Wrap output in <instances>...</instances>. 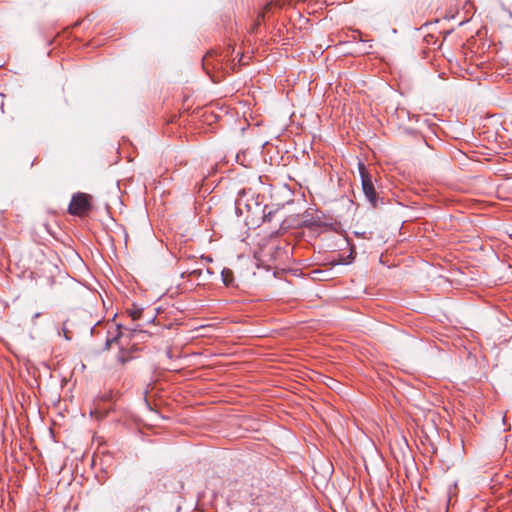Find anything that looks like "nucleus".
Masks as SVG:
<instances>
[{
  "label": "nucleus",
  "instance_id": "39448f33",
  "mask_svg": "<svg viewBox=\"0 0 512 512\" xmlns=\"http://www.w3.org/2000/svg\"><path fill=\"white\" fill-rule=\"evenodd\" d=\"M326 378H327L326 376H323L319 373H314L313 376L310 377V380L317 384L326 385L327 384V382L325 380Z\"/></svg>",
  "mask_w": 512,
  "mask_h": 512
},
{
  "label": "nucleus",
  "instance_id": "7ed1b4c3",
  "mask_svg": "<svg viewBox=\"0 0 512 512\" xmlns=\"http://www.w3.org/2000/svg\"><path fill=\"white\" fill-rule=\"evenodd\" d=\"M139 351L140 348L136 344L129 348H121L116 356V361L121 367L126 368L130 363L137 360Z\"/></svg>",
  "mask_w": 512,
  "mask_h": 512
},
{
  "label": "nucleus",
  "instance_id": "f03ea898",
  "mask_svg": "<svg viewBox=\"0 0 512 512\" xmlns=\"http://www.w3.org/2000/svg\"><path fill=\"white\" fill-rule=\"evenodd\" d=\"M359 170H360V175H361V180H362V190H363L366 198L372 204V206L376 207V205H377L376 192H375L371 177L368 174V172L366 171V168L362 163L359 164Z\"/></svg>",
  "mask_w": 512,
  "mask_h": 512
},
{
  "label": "nucleus",
  "instance_id": "f257e3e1",
  "mask_svg": "<svg viewBox=\"0 0 512 512\" xmlns=\"http://www.w3.org/2000/svg\"><path fill=\"white\" fill-rule=\"evenodd\" d=\"M92 196L86 193H76L72 196L71 202L68 207V212L71 215L83 216L86 215L92 208Z\"/></svg>",
  "mask_w": 512,
  "mask_h": 512
},
{
  "label": "nucleus",
  "instance_id": "20e7f679",
  "mask_svg": "<svg viewBox=\"0 0 512 512\" xmlns=\"http://www.w3.org/2000/svg\"><path fill=\"white\" fill-rule=\"evenodd\" d=\"M221 277H222L223 283L226 286H229L233 283L234 275H233L232 270H230L228 268L223 269L222 273H221Z\"/></svg>",
  "mask_w": 512,
  "mask_h": 512
},
{
  "label": "nucleus",
  "instance_id": "6e6552de",
  "mask_svg": "<svg viewBox=\"0 0 512 512\" xmlns=\"http://www.w3.org/2000/svg\"><path fill=\"white\" fill-rule=\"evenodd\" d=\"M274 5V2H270V3H267L264 7V11L262 13H260L259 15V18H264V14L266 11H269L271 9V7Z\"/></svg>",
  "mask_w": 512,
  "mask_h": 512
},
{
  "label": "nucleus",
  "instance_id": "423d86ee",
  "mask_svg": "<svg viewBox=\"0 0 512 512\" xmlns=\"http://www.w3.org/2000/svg\"><path fill=\"white\" fill-rule=\"evenodd\" d=\"M213 55H214V53H213V52H209V53H207V54H206V56L203 58V67H204V69L207 71V73H208V74L210 73V72H209V70H208L209 60H210V58H212V57H213Z\"/></svg>",
  "mask_w": 512,
  "mask_h": 512
},
{
  "label": "nucleus",
  "instance_id": "0eeeda50",
  "mask_svg": "<svg viewBox=\"0 0 512 512\" xmlns=\"http://www.w3.org/2000/svg\"><path fill=\"white\" fill-rule=\"evenodd\" d=\"M141 314H142V310L141 309H136V310H133L130 315L132 317L133 320H136V319H139L141 317Z\"/></svg>",
  "mask_w": 512,
  "mask_h": 512
},
{
  "label": "nucleus",
  "instance_id": "1a4fd4ad",
  "mask_svg": "<svg viewBox=\"0 0 512 512\" xmlns=\"http://www.w3.org/2000/svg\"><path fill=\"white\" fill-rule=\"evenodd\" d=\"M117 339H118V337H115V338H113V339H108V340L106 341V349H109V348H110V346H111V343H112V342H114V341H116Z\"/></svg>",
  "mask_w": 512,
  "mask_h": 512
},
{
  "label": "nucleus",
  "instance_id": "9d476101",
  "mask_svg": "<svg viewBox=\"0 0 512 512\" xmlns=\"http://www.w3.org/2000/svg\"><path fill=\"white\" fill-rule=\"evenodd\" d=\"M271 215H272V213H271V212H269V213L265 214V215H264V221H270V220H271Z\"/></svg>",
  "mask_w": 512,
  "mask_h": 512
}]
</instances>
